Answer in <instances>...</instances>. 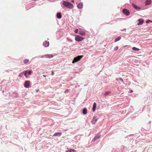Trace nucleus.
Instances as JSON below:
<instances>
[{"instance_id": "f257e3e1", "label": "nucleus", "mask_w": 152, "mask_h": 152, "mask_svg": "<svg viewBox=\"0 0 152 152\" xmlns=\"http://www.w3.org/2000/svg\"><path fill=\"white\" fill-rule=\"evenodd\" d=\"M61 3L65 6L70 9H72L73 7V5L70 2L66 1H62Z\"/></svg>"}, {"instance_id": "f03ea898", "label": "nucleus", "mask_w": 152, "mask_h": 152, "mask_svg": "<svg viewBox=\"0 0 152 152\" xmlns=\"http://www.w3.org/2000/svg\"><path fill=\"white\" fill-rule=\"evenodd\" d=\"M83 57V56H79L75 58L72 61V63L74 64L75 63H76L79 61H80V59Z\"/></svg>"}, {"instance_id": "7ed1b4c3", "label": "nucleus", "mask_w": 152, "mask_h": 152, "mask_svg": "<svg viewBox=\"0 0 152 152\" xmlns=\"http://www.w3.org/2000/svg\"><path fill=\"white\" fill-rule=\"evenodd\" d=\"M75 40L78 42H80L82 41L83 39V38L82 37L79 36H76L75 38Z\"/></svg>"}, {"instance_id": "20e7f679", "label": "nucleus", "mask_w": 152, "mask_h": 152, "mask_svg": "<svg viewBox=\"0 0 152 152\" xmlns=\"http://www.w3.org/2000/svg\"><path fill=\"white\" fill-rule=\"evenodd\" d=\"M30 84V81H26L25 82L24 84V86L26 88H28Z\"/></svg>"}, {"instance_id": "39448f33", "label": "nucleus", "mask_w": 152, "mask_h": 152, "mask_svg": "<svg viewBox=\"0 0 152 152\" xmlns=\"http://www.w3.org/2000/svg\"><path fill=\"white\" fill-rule=\"evenodd\" d=\"M79 34L81 36H84L85 35L86 33L84 30L81 29L79 31Z\"/></svg>"}, {"instance_id": "423d86ee", "label": "nucleus", "mask_w": 152, "mask_h": 152, "mask_svg": "<svg viewBox=\"0 0 152 152\" xmlns=\"http://www.w3.org/2000/svg\"><path fill=\"white\" fill-rule=\"evenodd\" d=\"M123 12L126 15H128L129 13V11L126 9H124L123 10Z\"/></svg>"}, {"instance_id": "0eeeda50", "label": "nucleus", "mask_w": 152, "mask_h": 152, "mask_svg": "<svg viewBox=\"0 0 152 152\" xmlns=\"http://www.w3.org/2000/svg\"><path fill=\"white\" fill-rule=\"evenodd\" d=\"M97 119L95 117H94L91 122L92 124H94L97 121Z\"/></svg>"}, {"instance_id": "6e6552de", "label": "nucleus", "mask_w": 152, "mask_h": 152, "mask_svg": "<svg viewBox=\"0 0 152 152\" xmlns=\"http://www.w3.org/2000/svg\"><path fill=\"white\" fill-rule=\"evenodd\" d=\"M53 56L52 55L47 54V55H45L43 57H44L46 58H53Z\"/></svg>"}, {"instance_id": "1a4fd4ad", "label": "nucleus", "mask_w": 152, "mask_h": 152, "mask_svg": "<svg viewBox=\"0 0 152 152\" xmlns=\"http://www.w3.org/2000/svg\"><path fill=\"white\" fill-rule=\"evenodd\" d=\"M138 21L139 23L138 24V25H142L144 22V20L143 19H139Z\"/></svg>"}, {"instance_id": "9d476101", "label": "nucleus", "mask_w": 152, "mask_h": 152, "mask_svg": "<svg viewBox=\"0 0 152 152\" xmlns=\"http://www.w3.org/2000/svg\"><path fill=\"white\" fill-rule=\"evenodd\" d=\"M43 45L45 47H48L49 45V42L48 41H45L43 42Z\"/></svg>"}, {"instance_id": "9b49d317", "label": "nucleus", "mask_w": 152, "mask_h": 152, "mask_svg": "<svg viewBox=\"0 0 152 152\" xmlns=\"http://www.w3.org/2000/svg\"><path fill=\"white\" fill-rule=\"evenodd\" d=\"M96 104L95 102H94L93 104V107H92V110L93 112H94L96 109Z\"/></svg>"}, {"instance_id": "f8f14e48", "label": "nucleus", "mask_w": 152, "mask_h": 152, "mask_svg": "<svg viewBox=\"0 0 152 152\" xmlns=\"http://www.w3.org/2000/svg\"><path fill=\"white\" fill-rule=\"evenodd\" d=\"M77 7L79 9H81L83 7V4L82 3H80L77 5Z\"/></svg>"}, {"instance_id": "ddd939ff", "label": "nucleus", "mask_w": 152, "mask_h": 152, "mask_svg": "<svg viewBox=\"0 0 152 152\" xmlns=\"http://www.w3.org/2000/svg\"><path fill=\"white\" fill-rule=\"evenodd\" d=\"M61 135V132H57L55 133L54 135L53 136H60Z\"/></svg>"}, {"instance_id": "4468645a", "label": "nucleus", "mask_w": 152, "mask_h": 152, "mask_svg": "<svg viewBox=\"0 0 152 152\" xmlns=\"http://www.w3.org/2000/svg\"><path fill=\"white\" fill-rule=\"evenodd\" d=\"M56 17L57 18L60 19L61 18V13H58L56 15Z\"/></svg>"}, {"instance_id": "2eb2a0df", "label": "nucleus", "mask_w": 152, "mask_h": 152, "mask_svg": "<svg viewBox=\"0 0 152 152\" xmlns=\"http://www.w3.org/2000/svg\"><path fill=\"white\" fill-rule=\"evenodd\" d=\"M83 114L86 115L87 113V109L86 108L83 109Z\"/></svg>"}, {"instance_id": "dca6fc26", "label": "nucleus", "mask_w": 152, "mask_h": 152, "mask_svg": "<svg viewBox=\"0 0 152 152\" xmlns=\"http://www.w3.org/2000/svg\"><path fill=\"white\" fill-rule=\"evenodd\" d=\"M151 3V0H147L145 2L146 5H149Z\"/></svg>"}, {"instance_id": "f3484780", "label": "nucleus", "mask_w": 152, "mask_h": 152, "mask_svg": "<svg viewBox=\"0 0 152 152\" xmlns=\"http://www.w3.org/2000/svg\"><path fill=\"white\" fill-rule=\"evenodd\" d=\"M24 63L25 64H27L28 63L29 61V60L28 59H25L23 60Z\"/></svg>"}, {"instance_id": "a211bd4d", "label": "nucleus", "mask_w": 152, "mask_h": 152, "mask_svg": "<svg viewBox=\"0 0 152 152\" xmlns=\"http://www.w3.org/2000/svg\"><path fill=\"white\" fill-rule=\"evenodd\" d=\"M100 137V135H97L96 136H95V137H94V140H97L98 138H99Z\"/></svg>"}, {"instance_id": "6ab92c4d", "label": "nucleus", "mask_w": 152, "mask_h": 152, "mask_svg": "<svg viewBox=\"0 0 152 152\" xmlns=\"http://www.w3.org/2000/svg\"><path fill=\"white\" fill-rule=\"evenodd\" d=\"M132 6L135 9H136V10H138L139 9V8L137 6L134 4H132Z\"/></svg>"}, {"instance_id": "aec40b11", "label": "nucleus", "mask_w": 152, "mask_h": 152, "mask_svg": "<svg viewBox=\"0 0 152 152\" xmlns=\"http://www.w3.org/2000/svg\"><path fill=\"white\" fill-rule=\"evenodd\" d=\"M121 37H118L117 38L115 39V42H116L119 40L121 39Z\"/></svg>"}, {"instance_id": "412c9836", "label": "nucleus", "mask_w": 152, "mask_h": 152, "mask_svg": "<svg viewBox=\"0 0 152 152\" xmlns=\"http://www.w3.org/2000/svg\"><path fill=\"white\" fill-rule=\"evenodd\" d=\"M132 49L135 51H139L140 50L139 49L135 47H133L132 48Z\"/></svg>"}, {"instance_id": "4be33fe9", "label": "nucleus", "mask_w": 152, "mask_h": 152, "mask_svg": "<svg viewBox=\"0 0 152 152\" xmlns=\"http://www.w3.org/2000/svg\"><path fill=\"white\" fill-rule=\"evenodd\" d=\"M23 75H25L26 77L27 78V77L26 75L27 71H25L24 72H23Z\"/></svg>"}, {"instance_id": "5701e85b", "label": "nucleus", "mask_w": 152, "mask_h": 152, "mask_svg": "<svg viewBox=\"0 0 152 152\" xmlns=\"http://www.w3.org/2000/svg\"><path fill=\"white\" fill-rule=\"evenodd\" d=\"M23 75V73L22 72L19 75V76L20 77H21Z\"/></svg>"}, {"instance_id": "b1692460", "label": "nucleus", "mask_w": 152, "mask_h": 152, "mask_svg": "<svg viewBox=\"0 0 152 152\" xmlns=\"http://www.w3.org/2000/svg\"><path fill=\"white\" fill-rule=\"evenodd\" d=\"M118 46H117L114 48V50L115 51L116 50L118 49Z\"/></svg>"}, {"instance_id": "393cba45", "label": "nucleus", "mask_w": 152, "mask_h": 152, "mask_svg": "<svg viewBox=\"0 0 152 152\" xmlns=\"http://www.w3.org/2000/svg\"><path fill=\"white\" fill-rule=\"evenodd\" d=\"M111 92L110 91H108L106 92H105V95H107L110 93Z\"/></svg>"}, {"instance_id": "a878e982", "label": "nucleus", "mask_w": 152, "mask_h": 152, "mask_svg": "<svg viewBox=\"0 0 152 152\" xmlns=\"http://www.w3.org/2000/svg\"><path fill=\"white\" fill-rule=\"evenodd\" d=\"M75 151L73 149H71L70 150L69 152H74Z\"/></svg>"}, {"instance_id": "bb28decb", "label": "nucleus", "mask_w": 152, "mask_h": 152, "mask_svg": "<svg viewBox=\"0 0 152 152\" xmlns=\"http://www.w3.org/2000/svg\"><path fill=\"white\" fill-rule=\"evenodd\" d=\"M78 29H76L75 30V32L76 33H77L78 32Z\"/></svg>"}, {"instance_id": "cd10ccee", "label": "nucleus", "mask_w": 152, "mask_h": 152, "mask_svg": "<svg viewBox=\"0 0 152 152\" xmlns=\"http://www.w3.org/2000/svg\"><path fill=\"white\" fill-rule=\"evenodd\" d=\"M119 80L122 82H123V79L122 78H119Z\"/></svg>"}, {"instance_id": "c85d7f7f", "label": "nucleus", "mask_w": 152, "mask_h": 152, "mask_svg": "<svg viewBox=\"0 0 152 152\" xmlns=\"http://www.w3.org/2000/svg\"><path fill=\"white\" fill-rule=\"evenodd\" d=\"M31 71H29L28 72V74L29 75H31Z\"/></svg>"}, {"instance_id": "c756f323", "label": "nucleus", "mask_w": 152, "mask_h": 152, "mask_svg": "<svg viewBox=\"0 0 152 152\" xmlns=\"http://www.w3.org/2000/svg\"><path fill=\"white\" fill-rule=\"evenodd\" d=\"M151 21V20H148L146 21V23H148V22L150 21Z\"/></svg>"}, {"instance_id": "7c9ffc66", "label": "nucleus", "mask_w": 152, "mask_h": 152, "mask_svg": "<svg viewBox=\"0 0 152 152\" xmlns=\"http://www.w3.org/2000/svg\"><path fill=\"white\" fill-rule=\"evenodd\" d=\"M51 72H52L51 75L53 76L54 75V74L53 71H52Z\"/></svg>"}, {"instance_id": "2f4dec72", "label": "nucleus", "mask_w": 152, "mask_h": 152, "mask_svg": "<svg viewBox=\"0 0 152 152\" xmlns=\"http://www.w3.org/2000/svg\"><path fill=\"white\" fill-rule=\"evenodd\" d=\"M39 91V89L37 90H36V92H37Z\"/></svg>"}, {"instance_id": "473e14b6", "label": "nucleus", "mask_w": 152, "mask_h": 152, "mask_svg": "<svg viewBox=\"0 0 152 152\" xmlns=\"http://www.w3.org/2000/svg\"><path fill=\"white\" fill-rule=\"evenodd\" d=\"M43 77H45V75H43Z\"/></svg>"}, {"instance_id": "72a5a7b5", "label": "nucleus", "mask_w": 152, "mask_h": 152, "mask_svg": "<svg viewBox=\"0 0 152 152\" xmlns=\"http://www.w3.org/2000/svg\"><path fill=\"white\" fill-rule=\"evenodd\" d=\"M133 92L131 90V92Z\"/></svg>"}, {"instance_id": "f704fd0d", "label": "nucleus", "mask_w": 152, "mask_h": 152, "mask_svg": "<svg viewBox=\"0 0 152 152\" xmlns=\"http://www.w3.org/2000/svg\"><path fill=\"white\" fill-rule=\"evenodd\" d=\"M72 2H74V0H72Z\"/></svg>"}, {"instance_id": "c9c22d12", "label": "nucleus", "mask_w": 152, "mask_h": 152, "mask_svg": "<svg viewBox=\"0 0 152 152\" xmlns=\"http://www.w3.org/2000/svg\"><path fill=\"white\" fill-rule=\"evenodd\" d=\"M150 21L151 22H152V21Z\"/></svg>"}]
</instances>
